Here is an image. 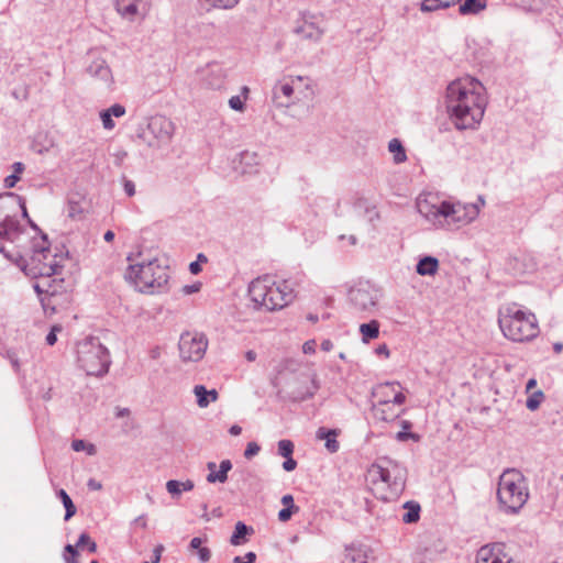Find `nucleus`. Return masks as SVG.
<instances>
[{"instance_id": "338daca9", "label": "nucleus", "mask_w": 563, "mask_h": 563, "mask_svg": "<svg viewBox=\"0 0 563 563\" xmlns=\"http://www.w3.org/2000/svg\"><path fill=\"white\" fill-rule=\"evenodd\" d=\"M201 544H202V540L200 538H198V537L192 538L191 541H190V548L191 549L199 550L200 548H202Z\"/></svg>"}, {"instance_id": "1a4fd4ad", "label": "nucleus", "mask_w": 563, "mask_h": 563, "mask_svg": "<svg viewBox=\"0 0 563 563\" xmlns=\"http://www.w3.org/2000/svg\"><path fill=\"white\" fill-rule=\"evenodd\" d=\"M312 90L309 78L290 76L278 81L273 90V98L277 107L290 104L310 99Z\"/></svg>"}, {"instance_id": "8fccbe9b", "label": "nucleus", "mask_w": 563, "mask_h": 563, "mask_svg": "<svg viewBox=\"0 0 563 563\" xmlns=\"http://www.w3.org/2000/svg\"><path fill=\"white\" fill-rule=\"evenodd\" d=\"M280 501L285 507L292 508L295 512L299 511V507L295 506L294 497L290 494L284 495Z\"/></svg>"}, {"instance_id": "774afa93", "label": "nucleus", "mask_w": 563, "mask_h": 563, "mask_svg": "<svg viewBox=\"0 0 563 563\" xmlns=\"http://www.w3.org/2000/svg\"><path fill=\"white\" fill-rule=\"evenodd\" d=\"M333 347V343L330 340H323L321 342V350L324 352L331 351Z\"/></svg>"}, {"instance_id": "2f4dec72", "label": "nucleus", "mask_w": 563, "mask_h": 563, "mask_svg": "<svg viewBox=\"0 0 563 563\" xmlns=\"http://www.w3.org/2000/svg\"><path fill=\"white\" fill-rule=\"evenodd\" d=\"M13 174L7 176L4 178V187L13 188L15 184L20 180V176L24 170V164L21 162H16L12 165Z\"/></svg>"}, {"instance_id": "5701e85b", "label": "nucleus", "mask_w": 563, "mask_h": 563, "mask_svg": "<svg viewBox=\"0 0 563 563\" xmlns=\"http://www.w3.org/2000/svg\"><path fill=\"white\" fill-rule=\"evenodd\" d=\"M194 394L200 408H206L218 399V391L216 389H207L203 385H196Z\"/></svg>"}, {"instance_id": "dca6fc26", "label": "nucleus", "mask_w": 563, "mask_h": 563, "mask_svg": "<svg viewBox=\"0 0 563 563\" xmlns=\"http://www.w3.org/2000/svg\"><path fill=\"white\" fill-rule=\"evenodd\" d=\"M114 8L121 19L130 23H140L150 13L151 0H114Z\"/></svg>"}, {"instance_id": "473e14b6", "label": "nucleus", "mask_w": 563, "mask_h": 563, "mask_svg": "<svg viewBox=\"0 0 563 563\" xmlns=\"http://www.w3.org/2000/svg\"><path fill=\"white\" fill-rule=\"evenodd\" d=\"M57 495L60 498V500L65 507V510H66L65 520L67 521L76 514V507H75L71 498L69 497V495L66 493V490L59 489L57 492Z\"/></svg>"}, {"instance_id": "a878e982", "label": "nucleus", "mask_w": 563, "mask_h": 563, "mask_svg": "<svg viewBox=\"0 0 563 563\" xmlns=\"http://www.w3.org/2000/svg\"><path fill=\"white\" fill-rule=\"evenodd\" d=\"M360 333L362 335V341L364 343H368L371 340L378 338L379 322L377 320H372L367 323H362L360 325Z\"/></svg>"}, {"instance_id": "c9c22d12", "label": "nucleus", "mask_w": 563, "mask_h": 563, "mask_svg": "<svg viewBox=\"0 0 563 563\" xmlns=\"http://www.w3.org/2000/svg\"><path fill=\"white\" fill-rule=\"evenodd\" d=\"M71 449L75 452L85 451L87 453V455H90V456H92L97 453L96 446L92 443H87L86 441L80 440V439L74 440L71 442Z\"/></svg>"}, {"instance_id": "393cba45", "label": "nucleus", "mask_w": 563, "mask_h": 563, "mask_svg": "<svg viewBox=\"0 0 563 563\" xmlns=\"http://www.w3.org/2000/svg\"><path fill=\"white\" fill-rule=\"evenodd\" d=\"M195 487V484L192 481L187 479L185 482H179L176 479H170L166 483V489L167 492L174 496L178 497L183 492H190Z\"/></svg>"}, {"instance_id": "49530a36", "label": "nucleus", "mask_w": 563, "mask_h": 563, "mask_svg": "<svg viewBox=\"0 0 563 563\" xmlns=\"http://www.w3.org/2000/svg\"><path fill=\"white\" fill-rule=\"evenodd\" d=\"M111 117L121 118L125 114V108L120 103H114L106 109Z\"/></svg>"}, {"instance_id": "ddd939ff", "label": "nucleus", "mask_w": 563, "mask_h": 563, "mask_svg": "<svg viewBox=\"0 0 563 563\" xmlns=\"http://www.w3.org/2000/svg\"><path fill=\"white\" fill-rule=\"evenodd\" d=\"M292 32L302 41L318 43L325 32L324 20L321 15L303 13L296 20Z\"/></svg>"}, {"instance_id": "a19ab883", "label": "nucleus", "mask_w": 563, "mask_h": 563, "mask_svg": "<svg viewBox=\"0 0 563 563\" xmlns=\"http://www.w3.org/2000/svg\"><path fill=\"white\" fill-rule=\"evenodd\" d=\"M441 9H445L442 0H423L420 4L422 12H433Z\"/></svg>"}, {"instance_id": "09e8293b", "label": "nucleus", "mask_w": 563, "mask_h": 563, "mask_svg": "<svg viewBox=\"0 0 563 563\" xmlns=\"http://www.w3.org/2000/svg\"><path fill=\"white\" fill-rule=\"evenodd\" d=\"M294 514H296V512H295V510L292 508L284 507L278 512V520L282 521V522H287L291 518V516Z\"/></svg>"}, {"instance_id": "aec40b11", "label": "nucleus", "mask_w": 563, "mask_h": 563, "mask_svg": "<svg viewBox=\"0 0 563 563\" xmlns=\"http://www.w3.org/2000/svg\"><path fill=\"white\" fill-rule=\"evenodd\" d=\"M225 79V73L223 67L218 63L208 64L200 70L201 84L209 89L222 88Z\"/></svg>"}, {"instance_id": "58836bf2", "label": "nucleus", "mask_w": 563, "mask_h": 563, "mask_svg": "<svg viewBox=\"0 0 563 563\" xmlns=\"http://www.w3.org/2000/svg\"><path fill=\"white\" fill-rule=\"evenodd\" d=\"M544 398V395L541 390L534 391L532 395H530L526 401V406L529 410L534 411L537 410L542 400Z\"/></svg>"}, {"instance_id": "6e6d98bb", "label": "nucleus", "mask_w": 563, "mask_h": 563, "mask_svg": "<svg viewBox=\"0 0 563 563\" xmlns=\"http://www.w3.org/2000/svg\"><path fill=\"white\" fill-rule=\"evenodd\" d=\"M375 353H376L377 355H379V356L382 355V356H384V357H386V358H388V357H389V355H390L389 349H388V346H387L386 344H380V345H378V346L376 347V350H375Z\"/></svg>"}, {"instance_id": "2eb2a0df", "label": "nucleus", "mask_w": 563, "mask_h": 563, "mask_svg": "<svg viewBox=\"0 0 563 563\" xmlns=\"http://www.w3.org/2000/svg\"><path fill=\"white\" fill-rule=\"evenodd\" d=\"M378 299V290L369 284H360L349 291V300L352 307L360 312H373L377 306Z\"/></svg>"}, {"instance_id": "0e129e2a", "label": "nucleus", "mask_w": 563, "mask_h": 563, "mask_svg": "<svg viewBox=\"0 0 563 563\" xmlns=\"http://www.w3.org/2000/svg\"><path fill=\"white\" fill-rule=\"evenodd\" d=\"M260 446L255 442H249V456L257 454Z\"/></svg>"}, {"instance_id": "b1692460", "label": "nucleus", "mask_w": 563, "mask_h": 563, "mask_svg": "<svg viewBox=\"0 0 563 563\" xmlns=\"http://www.w3.org/2000/svg\"><path fill=\"white\" fill-rule=\"evenodd\" d=\"M439 271V261L433 256H424L419 260L416 272L421 276H434Z\"/></svg>"}, {"instance_id": "cd10ccee", "label": "nucleus", "mask_w": 563, "mask_h": 563, "mask_svg": "<svg viewBox=\"0 0 563 563\" xmlns=\"http://www.w3.org/2000/svg\"><path fill=\"white\" fill-rule=\"evenodd\" d=\"M486 8L485 0H464L459 11L462 15L476 14Z\"/></svg>"}, {"instance_id": "f8f14e48", "label": "nucleus", "mask_w": 563, "mask_h": 563, "mask_svg": "<svg viewBox=\"0 0 563 563\" xmlns=\"http://www.w3.org/2000/svg\"><path fill=\"white\" fill-rule=\"evenodd\" d=\"M208 349V339L203 333L185 332L178 342L179 356L183 362H199Z\"/></svg>"}, {"instance_id": "0eeeda50", "label": "nucleus", "mask_w": 563, "mask_h": 563, "mask_svg": "<svg viewBox=\"0 0 563 563\" xmlns=\"http://www.w3.org/2000/svg\"><path fill=\"white\" fill-rule=\"evenodd\" d=\"M407 471L389 457H379L367 471V481L387 487L393 495L400 494L406 484Z\"/></svg>"}, {"instance_id": "69168bd1", "label": "nucleus", "mask_w": 563, "mask_h": 563, "mask_svg": "<svg viewBox=\"0 0 563 563\" xmlns=\"http://www.w3.org/2000/svg\"><path fill=\"white\" fill-rule=\"evenodd\" d=\"M134 523H135V525H139L141 528L145 529V528H146V526H147L146 517H145L144 515L139 516V517L134 520Z\"/></svg>"}, {"instance_id": "423d86ee", "label": "nucleus", "mask_w": 563, "mask_h": 563, "mask_svg": "<svg viewBox=\"0 0 563 563\" xmlns=\"http://www.w3.org/2000/svg\"><path fill=\"white\" fill-rule=\"evenodd\" d=\"M529 498V488L525 475L516 470H505L499 476L497 500L506 514H517Z\"/></svg>"}, {"instance_id": "72a5a7b5", "label": "nucleus", "mask_w": 563, "mask_h": 563, "mask_svg": "<svg viewBox=\"0 0 563 563\" xmlns=\"http://www.w3.org/2000/svg\"><path fill=\"white\" fill-rule=\"evenodd\" d=\"M245 100H246V86H242L240 88V95L232 96L229 99V106L232 110L243 111Z\"/></svg>"}, {"instance_id": "bb28decb", "label": "nucleus", "mask_w": 563, "mask_h": 563, "mask_svg": "<svg viewBox=\"0 0 563 563\" xmlns=\"http://www.w3.org/2000/svg\"><path fill=\"white\" fill-rule=\"evenodd\" d=\"M388 151L393 154L394 163L401 164L407 161L406 150L398 139H391L388 143Z\"/></svg>"}, {"instance_id": "7c9ffc66", "label": "nucleus", "mask_w": 563, "mask_h": 563, "mask_svg": "<svg viewBox=\"0 0 563 563\" xmlns=\"http://www.w3.org/2000/svg\"><path fill=\"white\" fill-rule=\"evenodd\" d=\"M208 9L228 10L234 8L240 0H199Z\"/></svg>"}, {"instance_id": "e433bc0d", "label": "nucleus", "mask_w": 563, "mask_h": 563, "mask_svg": "<svg viewBox=\"0 0 563 563\" xmlns=\"http://www.w3.org/2000/svg\"><path fill=\"white\" fill-rule=\"evenodd\" d=\"M401 427H402V431H399V432L396 434V439H397L398 441L404 442V441H407V440H409V439H412V440H415V441H417V440H418V435H417V434L411 433V432H407V430L411 428V422H410V421H408V420H402V421H401Z\"/></svg>"}, {"instance_id": "9d476101", "label": "nucleus", "mask_w": 563, "mask_h": 563, "mask_svg": "<svg viewBox=\"0 0 563 563\" xmlns=\"http://www.w3.org/2000/svg\"><path fill=\"white\" fill-rule=\"evenodd\" d=\"M15 206L21 208L23 217H27L25 202L22 197L13 192H5L0 196V216L3 214V218L0 220V239L12 240L19 231L18 219L8 212L10 208Z\"/></svg>"}, {"instance_id": "f704fd0d", "label": "nucleus", "mask_w": 563, "mask_h": 563, "mask_svg": "<svg viewBox=\"0 0 563 563\" xmlns=\"http://www.w3.org/2000/svg\"><path fill=\"white\" fill-rule=\"evenodd\" d=\"M207 467L210 471L207 475V481L209 483H224L227 481L228 475L223 474L220 470L217 471V464L214 462H209Z\"/></svg>"}, {"instance_id": "4be33fe9", "label": "nucleus", "mask_w": 563, "mask_h": 563, "mask_svg": "<svg viewBox=\"0 0 563 563\" xmlns=\"http://www.w3.org/2000/svg\"><path fill=\"white\" fill-rule=\"evenodd\" d=\"M340 434L338 429H328L320 427L316 432V439L324 441V448L329 453H336L340 449V443L336 438Z\"/></svg>"}, {"instance_id": "de8ad7c7", "label": "nucleus", "mask_w": 563, "mask_h": 563, "mask_svg": "<svg viewBox=\"0 0 563 563\" xmlns=\"http://www.w3.org/2000/svg\"><path fill=\"white\" fill-rule=\"evenodd\" d=\"M122 185H123L124 192L129 197H132L135 195V184L132 180L128 179L126 177H123Z\"/></svg>"}, {"instance_id": "7ed1b4c3", "label": "nucleus", "mask_w": 563, "mask_h": 563, "mask_svg": "<svg viewBox=\"0 0 563 563\" xmlns=\"http://www.w3.org/2000/svg\"><path fill=\"white\" fill-rule=\"evenodd\" d=\"M139 257H141L140 261L133 263L132 255L128 256L131 264L125 269V280L142 294L154 295L166 291L170 278L167 258L163 256L143 257L141 253Z\"/></svg>"}, {"instance_id": "680f3d73", "label": "nucleus", "mask_w": 563, "mask_h": 563, "mask_svg": "<svg viewBox=\"0 0 563 563\" xmlns=\"http://www.w3.org/2000/svg\"><path fill=\"white\" fill-rule=\"evenodd\" d=\"M114 157H115V164L117 165H121L122 162L124 161V158L126 157V152L124 151H119L114 154Z\"/></svg>"}, {"instance_id": "a211bd4d", "label": "nucleus", "mask_w": 563, "mask_h": 563, "mask_svg": "<svg viewBox=\"0 0 563 563\" xmlns=\"http://www.w3.org/2000/svg\"><path fill=\"white\" fill-rule=\"evenodd\" d=\"M374 402L387 404L394 402V405L401 406L406 401V396L402 394V387L398 382H387L378 384L373 388L372 391Z\"/></svg>"}, {"instance_id": "9b49d317", "label": "nucleus", "mask_w": 563, "mask_h": 563, "mask_svg": "<svg viewBox=\"0 0 563 563\" xmlns=\"http://www.w3.org/2000/svg\"><path fill=\"white\" fill-rule=\"evenodd\" d=\"M60 269L57 255H52L46 246L35 249L30 262L23 267L24 273L33 278L58 275Z\"/></svg>"}, {"instance_id": "6e6552de", "label": "nucleus", "mask_w": 563, "mask_h": 563, "mask_svg": "<svg viewBox=\"0 0 563 563\" xmlns=\"http://www.w3.org/2000/svg\"><path fill=\"white\" fill-rule=\"evenodd\" d=\"M77 363L87 375L102 376L110 366V355L98 339L87 338L77 344Z\"/></svg>"}, {"instance_id": "c03bdc74", "label": "nucleus", "mask_w": 563, "mask_h": 563, "mask_svg": "<svg viewBox=\"0 0 563 563\" xmlns=\"http://www.w3.org/2000/svg\"><path fill=\"white\" fill-rule=\"evenodd\" d=\"M100 119L106 130H112L115 126L112 117L106 109L100 112Z\"/></svg>"}, {"instance_id": "4d7b16f0", "label": "nucleus", "mask_w": 563, "mask_h": 563, "mask_svg": "<svg viewBox=\"0 0 563 563\" xmlns=\"http://www.w3.org/2000/svg\"><path fill=\"white\" fill-rule=\"evenodd\" d=\"M87 486L90 490H100L102 488V485L100 482L93 479V478H90L88 482H87Z\"/></svg>"}, {"instance_id": "6ab92c4d", "label": "nucleus", "mask_w": 563, "mask_h": 563, "mask_svg": "<svg viewBox=\"0 0 563 563\" xmlns=\"http://www.w3.org/2000/svg\"><path fill=\"white\" fill-rule=\"evenodd\" d=\"M476 563H515V561L506 544L493 543L478 550Z\"/></svg>"}, {"instance_id": "bf43d9fd", "label": "nucleus", "mask_w": 563, "mask_h": 563, "mask_svg": "<svg viewBox=\"0 0 563 563\" xmlns=\"http://www.w3.org/2000/svg\"><path fill=\"white\" fill-rule=\"evenodd\" d=\"M8 357H9V360H10V362H11L12 366L14 367V369H15V371H19V368H20V363H19V360H18V357H16L15 353H9V354H8Z\"/></svg>"}, {"instance_id": "f03ea898", "label": "nucleus", "mask_w": 563, "mask_h": 563, "mask_svg": "<svg viewBox=\"0 0 563 563\" xmlns=\"http://www.w3.org/2000/svg\"><path fill=\"white\" fill-rule=\"evenodd\" d=\"M485 206V199L479 196L476 202H462L442 199L432 192L418 196L416 207L418 212L437 229H461L475 221Z\"/></svg>"}, {"instance_id": "412c9836", "label": "nucleus", "mask_w": 563, "mask_h": 563, "mask_svg": "<svg viewBox=\"0 0 563 563\" xmlns=\"http://www.w3.org/2000/svg\"><path fill=\"white\" fill-rule=\"evenodd\" d=\"M398 405H394V402L380 404L373 402L372 412L375 419L380 421H394L396 418L400 416L404 411L402 409H398Z\"/></svg>"}, {"instance_id": "4468645a", "label": "nucleus", "mask_w": 563, "mask_h": 563, "mask_svg": "<svg viewBox=\"0 0 563 563\" xmlns=\"http://www.w3.org/2000/svg\"><path fill=\"white\" fill-rule=\"evenodd\" d=\"M147 133L151 135L147 140L148 146L161 148L172 142L175 125L164 115H154L148 121Z\"/></svg>"}, {"instance_id": "e2e57ef3", "label": "nucleus", "mask_w": 563, "mask_h": 563, "mask_svg": "<svg viewBox=\"0 0 563 563\" xmlns=\"http://www.w3.org/2000/svg\"><path fill=\"white\" fill-rule=\"evenodd\" d=\"M89 539H90V537H89L87 533H85V532H84V533H81V534L79 536V539H78V541H77L76 547H81V545H84V544H88Z\"/></svg>"}, {"instance_id": "ea45409f", "label": "nucleus", "mask_w": 563, "mask_h": 563, "mask_svg": "<svg viewBox=\"0 0 563 563\" xmlns=\"http://www.w3.org/2000/svg\"><path fill=\"white\" fill-rule=\"evenodd\" d=\"M343 563H366V555L362 551L349 550Z\"/></svg>"}, {"instance_id": "4c0bfd02", "label": "nucleus", "mask_w": 563, "mask_h": 563, "mask_svg": "<svg viewBox=\"0 0 563 563\" xmlns=\"http://www.w3.org/2000/svg\"><path fill=\"white\" fill-rule=\"evenodd\" d=\"M246 537V523L243 521H238L235 526V531L232 534L230 542L233 545L240 544V540Z\"/></svg>"}, {"instance_id": "c85d7f7f", "label": "nucleus", "mask_w": 563, "mask_h": 563, "mask_svg": "<svg viewBox=\"0 0 563 563\" xmlns=\"http://www.w3.org/2000/svg\"><path fill=\"white\" fill-rule=\"evenodd\" d=\"M269 154L267 150L262 148L260 152H254L251 156H249V168L252 166H256L254 173H258L261 169L266 167L268 162Z\"/></svg>"}, {"instance_id": "603ef678", "label": "nucleus", "mask_w": 563, "mask_h": 563, "mask_svg": "<svg viewBox=\"0 0 563 563\" xmlns=\"http://www.w3.org/2000/svg\"><path fill=\"white\" fill-rule=\"evenodd\" d=\"M316 341L314 340H309L307 342L303 343L302 345V352L305 354H312L316 352Z\"/></svg>"}, {"instance_id": "864d4df0", "label": "nucleus", "mask_w": 563, "mask_h": 563, "mask_svg": "<svg viewBox=\"0 0 563 563\" xmlns=\"http://www.w3.org/2000/svg\"><path fill=\"white\" fill-rule=\"evenodd\" d=\"M297 466V462L291 457H286V461L283 463V468L286 471V472H291L296 468Z\"/></svg>"}, {"instance_id": "39448f33", "label": "nucleus", "mask_w": 563, "mask_h": 563, "mask_svg": "<svg viewBox=\"0 0 563 563\" xmlns=\"http://www.w3.org/2000/svg\"><path fill=\"white\" fill-rule=\"evenodd\" d=\"M498 324L504 336L514 342L531 341L540 332L534 313L516 302L499 308Z\"/></svg>"}, {"instance_id": "c756f323", "label": "nucleus", "mask_w": 563, "mask_h": 563, "mask_svg": "<svg viewBox=\"0 0 563 563\" xmlns=\"http://www.w3.org/2000/svg\"><path fill=\"white\" fill-rule=\"evenodd\" d=\"M405 508L407 511L402 516V521L405 523H413L419 520L420 506L413 501H407L405 504Z\"/></svg>"}, {"instance_id": "20e7f679", "label": "nucleus", "mask_w": 563, "mask_h": 563, "mask_svg": "<svg viewBox=\"0 0 563 563\" xmlns=\"http://www.w3.org/2000/svg\"><path fill=\"white\" fill-rule=\"evenodd\" d=\"M249 296L254 307L265 311L280 310L290 305L296 295L287 280L276 282L272 276L255 278L249 285Z\"/></svg>"}, {"instance_id": "13d9d810", "label": "nucleus", "mask_w": 563, "mask_h": 563, "mask_svg": "<svg viewBox=\"0 0 563 563\" xmlns=\"http://www.w3.org/2000/svg\"><path fill=\"white\" fill-rule=\"evenodd\" d=\"M232 468V464L229 460H223L220 463L219 470L223 472V474L228 475V472Z\"/></svg>"}, {"instance_id": "f257e3e1", "label": "nucleus", "mask_w": 563, "mask_h": 563, "mask_svg": "<svg viewBox=\"0 0 563 563\" xmlns=\"http://www.w3.org/2000/svg\"><path fill=\"white\" fill-rule=\"evenodd\" d=\"M488 100L484 85L465 76L446 87L445 106L449 118L457 130H475L481 124Z\"/></svg>"}, {"instance_id": "79ce46f5", "label": "nucleus", "mask_w": 563, "mask_h": 563, "mask_svg": "<svg viewBox=\"0 0 563 563\" xmlns=\"http://www.w3.org/2000/svg\"><path fill=\"white\" fill-rule=\"evenodd\" d=\"M294 452V443L290 440H280L278 442V454L284 457L291 456Z\"/></svg>"}, {"instance_id": "3c124183", "label": "nucleus", "mask_w": 563, "mask_h": 563, "mask_svg": "<svg viewBox=\"0 0 563 563\" xmlns=\"http://www.w3.org/2000/svg\"><path fill=\"white\" fill-rule=\"evenodd\" d=\"M163 551H164V545L163 544H158V545H156L154 548L153 556H152V563H158L161 561Z\"/></svg>"}, {"instance_id": "f3484780", "label": "nucleus", "mask_w": 563, "mask_h": 563, "mask_svg": "<svg viewBox=\"0 0 563 563\" xmlns=\"http://www.w3.org/2000/svg\"><path fill=\"white\" fill-rule=\"evenodd\" d=\"M86 73L100 81L108 89H112L114 85V78L110 66L107 60L102 58L97 51H90L88 53V64Z\"/></svg>"}, {"instance_id": "37998d69", "label": "nucleus", "mask_w": 563, "mask_h": 563, "mask_svg": "<svg viewBox=\"0 0 563 563\" xmlns=\"http://www.w3.org/2000/svg\"><path fill=\"white\" fill-rule=\"evenodd\" d=\"M66 212L69 218L76 219L81 216L82 208L79 202L69 200L67 203Z\"/></svg>"}, {"instance_id": "5fc2aeb1", "label": "nucleus", "mask_w": 563, "mask_h": 563, "mask_svg": "<svg viewBox=\"0 0 563 563\" xmlns=\"http://www.w3.org/2000/svg\"><path fill=\"white\" fill-rule=\"evenodd\" d=\"M198 556L200 559L201 562H207L210 560V556H211V553H210V550L208 548H200L198 550Z\"/></svg>"}, {"instance_id": "052dcab7", "label": "nucleus", "mask_w": 563, "mask_h": 563, "mask_svg": "<svg viewBox=\"0 0 563 563\" xmlns=\"http://www.w3.org/2000/svg\"><path fill=\"white\" fill-rule=\"evenodd\" d=\"M189 271L191 274L197 275L201 272V267L198 261L190 263Z\"/></svg>"}, {"instance_id": "a18cd8bd", "label": "nucleus", "mask_w": 563, "mask_h": 563, "mask_svg": "<svg viewBox=\"0 0 563 563\" xmlns=\"http://www.w3.org/2000/svg\"><path fill=\"white\" fill-rule=\"evenodd\" d=\"M63 330L62 325L55 324L52 327L49 333L46 335V343L48 345H54L57 341V333Z\"/></svg>"}]
</instances>
